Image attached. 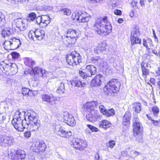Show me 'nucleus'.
<instances>
[{"mask_svg": "<svg viewBox=\"0 0 160 160\" xmlns=\"http://www.w3.org/2000/svg\"><path fill=\"white\" fill-rule=\"evenodd\" d=\"M134 135L136 137L141 133L142 126L138 117L135 116L132 120Z\"/></svg>", "mask_w": 160, "mask_h": 160, "instance_id": "obj_9", "label": "nucleus"}, {"mask_svg": "<svg viewBox=\"0 0 160 160\" xmlns=\"http://www.w3.org/2000/svg\"><path fill=\"white\" fill-rule=\"evenodd\" d=\"M42 19H43L46 21V24L45 26H47L50 22V20L49 16L48 15H42L41 16Z\"/></svg>", "mask_w": 160, "mask_h": 160, "instance_id": "obj_45", "label": "nucleus"}, {"mask_svg": "<svg viewBox=\"0 0 160 160\" xmlns=\"http://www.w3.org/2000/svg\"><path fill=\"white\" fill-rule=\"evenodd\" d=\"M78 34V33L77 31L70 29L67 31V33L65 35L68 36V37L70 38H74L76 40Z\"/></svg>", "mask_w": 160, "mask_h": 160, "instance_id": "obj_26", "label": "nucleus"}, {"mask_svg": "<svg viewBox=\"0 0 160 160\" xmlns=\"http://www.w3.org/2000/svg\"><path fill=\"white\" fill-rule=\"evenodd\" d=\"M9 28L15 29L16 28H18L21 31L25 30L27 27L26 20L21 18L14 20L12 22H9Z\"/></svg>", "mask_w": 160, "mask_h": 160, "instance_id": "obj_7", "label": "nucleus"}, {"mask_svg": "<svg viewBox=\"0 0 160 160\" xmlns=\"http://www.w3.org/2000/svg\"><path fill=\"white\" fill-rule=\"evenodd\" d=\"M115 145V142L114 140L109 141L108 142V146L110 148H113Z\"/></svg>", "mask_w": 160, "mask_h": 160, "instance_id": "obj_50", "label": "nucleus"}, {"mask_svg": "<svg viewBox=\"0 0 160 160\" xmlns=\"http://www.w3.org/2000/svg\"><path fill=\"white\" fill-rule=\"evenodd\" d=\"M93 27L96 32L102 36L110 33L112 29L110 22L106 16L97 19Z\"/></svg>", "mask_w": 160, "mask_h": 160, "instance_id": "obj_2", "label": "nucleus"}, {"mask_svg": "<svg viewBox=\"0 0 160 160\" xmlns=\"http://www.w3.org/2000/svg\"><path fill=\"white\" fill-rule=\"evenodd\" d=\"M36 20V22L37 24H40L41 25V23H42V21L41 16H38L35 19Z\"/></svg>", "mask_w": 160, "mask_h": 160, "instance_id": "obj_51", "label": "nucleus"}, {"mask_svg": "<svg viewBox=\"0 0 160 160\" xmlns=\"http://www.w3.org/2000/svg\"><path fill=\"white\" fill-rule=\"evenodd\" d=\"M81 56L76 51L72 52L70 54L67 55V62L70 65L74 66L78 65L81 62Z\"/></svg>", "mask_w": 160, "mask_h": 160, "instance_id": "obj_5", "label": "nucleus"}, {"mask_svg": "<svg viewBox=\"0 0 160 160\" xmlns=\"http://www.w3.org/2000/svg\"><path fill=\"white\" fill-rule=\"evenodd\" d=\"M106 44L104 43L99 44L94 49V52L95 53L98 54L100 52H103L106 49Z\"/></svg>", "mask_w": 160, "mask_h": 160, "instance_id": "obj_27", "label": "nucleus"}, {"mask_svg": "<svg viewBox=\"0 0 160 160\" xmlns=\"http://www.w3.org/2000/svg\"><path fill=\"white\" fill-rule=\"evenodd\" d=\"M79 73L80 75L83 78H86L88 77H91V74L90 73H88L86 71V70L83 71H79Z\"/></svg>", "mask_w": 160, "mask_h": 160, "instance_id": "obj_34", "label": "nucleus"}, {"mask_svg": "<svg viewBox=\"0 0 160 160\" xmlns=\"http://www.w3.org/2000/svg\"><path fill=\"white\" fill-rule=\"evenodd\" d=\"M12 44V43L11 41H6L3 44V46H4V48L5 49H7L6 48V47L10 46Z\"/></svg>", "mask_w": 160, "mask_h": 160, "instance_id": "obj_52", "label": "nucleus"}, {"mask_svg": "<svg viewBox=\"0 0 160 160\" xmlns=\"http://www.w3.org/2000/svg\"><path fill=\"white\" fill-rule=\"evenodd\" d=\"M71 18L72 20H76L78 22H87L90 19V17L86 13H82L81 11L73 13Z\"/></svg>", "mask_w": 160, "mask_h": 160, "instance_id": "obj_8", "label": "nucleus"}, {"mask_svg": "<svg viewBox=\"0 0 160 160\" xmlns=\"http://www.w3.org/2000/svg\"><path fill=\"white\" fill-rule=\"evenodd\" d=\"M104 77L101 75L99 74L96 76L92 79L91 82L92 87H95L99 86L101 84L102 82L104 80Z\"/></svg>", "mask_w": 160, "mask_h": 160, "instance_id": "obj_17", "label": "nucleus"}, {"mask_svg": "<svg viewBox=\"0 0 160 160\" xmlns=\"http://www.w3.org/2000/svg\"><path fill=\"white\" fill-rule=\"evenodd\" d=\"M6 116L3 114H0V124L5 122Z\"/></svg>", "mask_w": 160, "mask_h": 160, "instance_id": "obj_47", "label": "nucleus"}, {"mask_svg": "<svg viewBox=\"0 0 160 160\" xmlns=\"http://www.w3.org/2000/svg\"><path fill=\"white\" fill-rule=\"evenodd\" d=\"M71 83L72 86L78 88L84 87L86 85L84 81H81L77 79L72 80L71 81Z\"/></svg>", "mask_w": 160, "mask_h": 160, "instance_id": "obj_22", "label": "nucleus"}, {"mask_svg": "<svg viewBox=\"0 0 160 160\" xmlns=\"http://www.w3.org/2000/svg\"><path fill=\"white\" fill-rule=\"evenodd\" d=\"M132 108L136 112L140 113L141 110V104L140 103L135 102L132 104Z\"/></svg>", "mask_w": 160, "mask_h": 160, "instance_id": "obj_31", "label": "nucleus"}, {"mask_svg": "<svg viewBox=\"0 0 160 160\" xmlns=\"http://www.w3.org/2000/svg\"><path fill=\"white\" fill-rule=\"evenodd\" d=\"M123 22V19L122 18H119L118 20V22L119 23H122Z\"/></svg>", "mask_w": 160, "mask_h": 160, "instance_id": "obj_62", "label": "nucleus"}, {"mask_svg": "<svg viewBox=\"0 0 160 160\" xmlns=\"http://www.w3.org/2000/svg\"><path fill=\"white\" fill-rule=\"evenodd\" d=\"M99 158V155L98 153H96L95 155V160H98Z\"/></svg>", "mask_w": 160, "mask_h": 160, "instance_id": "obj_63", "label": "nucleus"}, {"mask_svg": "<svg viewBox=\"0 0 160 160\" xmlns=\"http://www.w3.org/2000/svg\"><path fill=\"white\" fill-rule=\"evenodd\" d=\"M8 29L5 30L4 29L2 30L1 32V34L2 37H5L6 36H9L11 34V32L10 31V29L11 28H9L8 27Z\"/></svg>", "mask_w": 160, "mask_h": 160, "instance_id": "obj_44", "label": "nucleus"}, {"mask_svg": "<svg viewBox=\"0 0 160 160\" xmlns=\"http://www.w3.org/2000/svg\"><path fill=\"white\" fill-rule=\"evenodd\" d=\"M46 148V146L43 141L38 140L36 142H33L31 149L34 152H38L44 151Z\"/></svg>", "mask_w": 160, "mask_h": 160, "instance_id": "obj_10", "label": "nucleus"}, {"mask_svg": "<svg viewBox=\"0 0 160 160\" xmlns=\"http://www.w3.org/2000/svg\"><path fill=\"white\" fill-rule=\"evenodd\" d=\"M36 38L38 40H42L45 36V32L43 30H37L33 32Z\"/></svg>", "mask_w": 160, "mask_h": 160, "instance_id": "obj_25", "label": "nucleus"}, {"mask_svg": "<svg viewBox=\"0 0 160 160\" xmlns=\"http://www.w3.org/2000/svg\"><path fill=\"white\" fill-rule=\"evenodd\" d=\"M11 54L12 58L14 59H17L20 56L19 54L16 52H12Z\"/></svg>", "mask_w": 160, "mask_h": 160, "instance_id": "obj_49", "label": "nucleus"}, {"mask_svg": "<svg viewBox=\"0 0 160 160\" xmlns=\"http://www.w3.org/2000/svg\"><path fill=\"white\" fill-rule=\"evenodd\" d=\"M140 33L138 30L135 29L131 32V37H133L136 38H139Z\"/></svg>", "mask_w": 160, "mask_h": 160, "instance_id": "obj_43", "label": "nucleus"}, {"mask_svg": "<svg viewBox=\"0 0 160 160\" xmlns=\"http://www.w3.org/2000/svg\"><path fill=\"white\" fill-rule=\"evenodd\" d=\"M99 125L100 128L106 129L110 127L111 124L108 121L103 120L99 122Z\"/></svg>", "mask_w": 160, "mask_h": 160, "instance_id": "obj_30", "label": "nucleus"}, {"mask_svg": "<svg viewBox=\"0 0 160 160\" xmlns=\"http://www.w3.org/2000/svg\"><path fill=\"white\" fill-rule=\"evenodd\" d=\"M85 69L86 71L88 73H90L92 75L96 74L97 71V68L92 65H88L86 67Z\"/></svg>", "mask_w": 160, "mask_h": 160, "instance_id": "obj_28", "label": "nucleus"}, {"mask_svg": "<svg viewBox=\"0 0 160 160\" xmlns=\"http://www.w3.org/2000/svg\"><path fill=\"white\" fill-rule=\"evenodd\" d=\"M25 112L22 110H18L15 112L13 117L12 123L15 128L18 131H22V120L24 118Z\"/></svg>", "mask_w": 160, "mask_h": 160, "instance_id": "obj_3", "label": "nucleus"}, {"mask_svg": "<svg viewBox=\"0 0 160 160\" xmlns=\"http://www.w3.org/2000/svg\"><path fill=\"white\" fill-rule=\"evenodd\" d=\"M145 0H140V3L142 7H144L145 6L144 2Z\"/></svg>", "mask_w": 160, "mask_h": 160, "instance_id": "obj_59", "label": "nucleus"}, {"mask_svg": "<svg viewBox=\"0 0 160 160\" xmlns=\"http://www.w3.org/2000/svg\"><path fill=\"white\" fill-rule=\"evenodd\" d=\"M26 157L25 152L23 150H18L15 155L12 157V159L14 160H20L23 159L25 158Z\"/></svg>", "mask_w": 160, "mask_h": 160, "instance_id": "obj_20", "label": "nucleus"}, {"mask_svg": "<svg viewBox=\"0 0 160 160\" xmlns=\"http://www.w3.org/2000/svg\"><path fill=\"white\" fill-rule=\"evenodd\" d=\"M13 42H14V43H15L16 42H19V44H18V47H19L20 46L21 44V42L20 41L19 39H16V38H13L12 39Z\"/></svg>", "mask_w": 160, "mask_h": 160, "instance_id": "obj_57", "label": "nucleus"}, {"mask_svg": "<svg viewBox=\"0 0 160 160\" xmlns=\"http://www.w3.org/2000/svg\"><path fill=\"white\" fill-rule=\"evenodd\" d=\"M55 132L58 136L64 138H69L72 134L71 131H65L64 128L60 125L56 126Z\"/></svg>", "mask_w": 160, "mask_h": 160, "instance_id": "obj_13", "label": "nucleus"}, {"mask_svg": "<svg viewBox=\"0 0 160 160\" xmlns=\"http://www.w3.org/2000/svg\"><path fill=\"white\" fill-rule=\"evenodd\" d=\"M37 17L36 14L34 12L30 13L27 17L26 20L29 22L33 21L35 20Z\"/></svg>", "mask_w": 160, "mask_h": 160, "instance_id": "obj_36", "label": "nucleus"}, {"mask_svg": "<svg viewBox=\"0 0 160 160\" xmlns=\"http://www.w3.org/2000/svg\"><path fill=\"white\" fill-rule=\"evenodd\" d=\"M61 12L64 15H70L71 13V10L67 8H63L61 10Z\"/></svg>", "mask_w": 160, "mask_h": 160, "instance_id": "obj_46", "label": "nucleus"}, {"mask_svg": "<svg viewBox=\"0 0 160 160\" xmlns=\"http://www.w3.org/2000/svg\"><path fill=\"white\" fill-rule=\"evenodd\" d=\"M152 111L153 115L156 118L158 116L159 112V109L158 107L156 106L153 107L152 108Z\"/></svg>", "mask_w": 160, "mask_h": 160, "instance_id": "obj_41", "label": "nucleus"}, {"mask_svg": "<svg viewBox=\"0 0 160 160\" xmlns=\"http://www.w3.org/2000/svg\"><path fill=\"white\" fill-rule=\"evenodd\" d=\"M46 72L45 70H42L41 68L36 67L32 69L30 72V74L32 75L42 74V76L45 77Z\"/></svg>", "mask_w": 160, "mask_h": 160, "instance_id": "obj_19", "label": "nucleus"}, {"mask_svg": "<svg viewBox=\"0 0 160 160\" xmlns=\"http://www.w3.org/2000/svg\"><path fill=\"white\" fill-rule=\"evenodd\" d=\"M25 65L28 67H32L34 65L35 62L30 58H26L24 60Z\"/></svg>", "mask_w": 160, "mask_h": 160, "instance_id": "obj_37", "label": "nucleus"}, {"mask_svg": "<svg viewBox=\"0 0 160 160\" xmlns=\"http://www.w3.org/2000/svg\"><path fill=\"white\" fill-rule=\"evenodd\" d=\"M114 13L117 15H120L122 14L121 11L119 9H116L114 12Z\"/></svg>", "mask_w": 160, "mask_h": 160, "instance_id": "obj_54", "label": "nucleus"}, {"mask_svg": "<svg viewBox=\"0 0 160 160\" xmlns=\"http://www.w3.org/2000/svg\"><path fill=\"white\" fill-rule=\"evenodd\" d=\"M31 135V132H26L24 133V136L26 138H28Z\"/></svg>", "mask_w": 160, "mask_h": 160, "instance_id": "obj_56", "label": "nucleus"}, {"mask_svg": "<svg viewBox=\"0 0 160 160\" xmlns=\"http://www.w3.org/2000/svg\"><path fill=\"white\" fill-rule=\"evenodd\" d=\"M152 33H153V36L154 37L155 39H158V38H157V37L156 35V33H155V31L153 29H152Z\"/></svg>", "mask_w": 160, "mask_h": 160, "instance_id": "obj_61", "label": "nucleus"}, {"mask_svg": "<svg viewBox=\"0 0 160 160\" xmlns=\"http://www.w3.org/2000/svg\"><path fill=\"white\" fill-rule=\"evenodd\" d=\"M76 41L74 38H72L69 37L66 35H64V37L63 38V43L67 46H69V45L74 44Z\"/></svg>", "mask_w": 160, "mask_h": 160, "instance_id": "obj_23", "label": "nucleus"}, {"mask_svg": "<svg viewBox=\"0 0 160 160\" xmlns=\"http://www.w3.org/2000/svg\"><path fill=\"white\" fill-rule=\"evenodd\" d=\"M121 154L122 156H126L128 155L127 152L125 151H123L121 152Z\"/></svg>", "mask_w": 160, "mask_h": 160, "instance_id": "obj_58", "label": "nucleus"}, {"mask_svg": "<svg viewBox=\"0 0 160 160\" xmlns=\"http://www.w3.org/2000/svg\"><path fill=\"white\" fill-rule=\"evenodd\" d=\"M65 90V89L64 83H61L58 86L57 90V92L58 93H64Z\"/></svg>", "mask_w": 160, "mask_h": 160, "instance_id": "obj_40", "label": "nucleus"}, {"mask_svg": "<svg viewBox=\"0 0 160 160\" xmlns=\"http://www.w3.org/2000/svg\"><path fill=\"white\" fill-rule=\"evenodd\" d=\"M30 160H37L34 156H32L29 158Z\"/></svg>", "mask_w": 160, "mask_h": 160, "instance_id": "obj_64", "label": "nucleus"}, {"mask_svg": "<svg viewBox=\"0 0 160 160\" xmlns=\"http://www.w3.org/2000/svg\"><path fill=\"white\" fill-rule=\"evenodd\" d=\"M22 94L23 95L27 96H32L33 93L32 90H30L29 88H23L22 89Z\"/></svg>", "mask_w": 160, "mask_h": 160, "instance_id": "obj_33", "label": "nucleus"}, {"mask_svg": "<svg viewBox=\"0 0 160 160\" xmlns=\"http://www.w3.org/2000/svg\"><path fill=\"white\" fill-rule=\"evenodd\" d=\"M22 122V131L24 128L28 129L31 131H35L40 126V121L38 119L37 114L32 110L25 112Z\"/></svg>", "mask_w": 160, "mask_h": 160, "instance_id": "obj_1", "label": "nucleus"}, {"mask_svg": "<svg viewBox=\"0 0 160 160\" xmlns=\"http://www.w3.org/2000/svg\"><path fill=\"white\" fill-rule=\"evenodd\" d=\"M119 5L118 1L116 0H108V5L112 8L117 7Z\"/></svg>", "mask_w": 160, "mask_h": 160, "instance_id": "obj_32", "label": "nucleus"}, {"mask_svg": "<svg viewBox=\"0 0 160 160\" xmlns=\"http://www.w3.org/2000/svg\"><path fill=\"white\" fill-rule=\"evenodd\" d=\"M42 98L43 101L48 103L50 105L55 104L56 98L52 94H42Z\"/></svg>", "mask_w": 160, "mask_h": 160, "instance_id": "obj_18", "label": "nucleus"}, {"mask_svg": "<svg viewBox=\"0 0 160 160\" xmlns=\"http://www.w3.org/2000/svg\"><path fill=\"white\" fill-rule=\"evenodd\" d=\"M99 109L100 112L107 117L113 116L115 114V111L113 108L109 109L107 110L102 105H100L99 106Z\"/></svg>", "mask_w": 160, "mask_h": 160, "instance_id": "obj_16", "label": "nucleus"}, {"mask_svg": "<svg viewBox=\"0 0 160 160\" xmlns=\"http://www.w3.org/2000/svg\"><path fill=\"white\" fill-rule=\"evenodd\" d=\"M14 142V138L12 136L6 135L4 134H0V145L5 146H10Z\"/></svg>", "mask_w": 160, "mask_h": 160, "instance_id": "obj_11", "label": "nucleus"}, {"mask_svg": "<svg viewBox=\"0 0 160 160\" xmlns=\"http://www.w3.org/2000/svg\"><path fill=\"white\" fill-rule=\"evenodd\" d=\"M141 39L139 38H136L131 37V45H133L136 44H140Z\"/></svg>", "mask_w": 160, "mask_h": 160, "instance_id": "obj_38", "label": "nucleus"}, {"mask_svg": "<svg viewBox=\"0 0 160 160\" xmlns=\"http://www.w3.org/2000/svg\"><path fill=\"white\" fill-rule=\"evenodd\" d=\"M98 105V102L96 101L88 102L83 105V108L85 111L89 112L92 110H95V107Z\"/></svg>", "mask_w": 160, "mask_h": 160, "instance_id": "obj_15", "label": "nucleus"}, {"mask_svg": "<svg viewBox=\"0 0 160 160\" xmlns=\"http://www.w3.org/2000/svg\"><path fill=\"white\" fill-rule=\"evenodd\" d=\"M142 70V75L145 77L146 78V76L149 74V70L148 68H146L144 66V65H142V63L141 64Z\"/></svg>", "mask_w": 160, "mask_h": 160, "instance_id": "obj_39", "label": "nucleus"}, {"mask_svg": "<svg viewBox=\"0 0 160 160\" xmlns=\"http://www.w3.org/2000/svg\"><path fill=\"white\" fill-rule=\"evenodd\" d=\"M92 60L94 62H97L100 63V65L101 66L107 68V63L103 60H101L99 57H96L92 58Z\"/></svg>", "mask_w": 160, "mask_h": 160, "instance_id": "obj_29", "label": "nucleus"}, {"mask_svg": "<svg viewBox=\"0 0 160 160\" xmlns=\"http://www.w3.org/2000/svg\"><path fill=\"white\" fill-rule=\"evenodd\" d=\"M132 154H133L134 156L137 157L140 154V153L135 150H132L131 151Z\"/></svg>", "mask_w": 160, "mask_h": 160, "instance_id": "obj_53", "label": "nucleus"}, {"mask_svg": "<svg viewBox=\"0 0 160 160\" xmlns=\"http://www.w3.org/2000/svg\"><path fill=\"white\" fill-rule=\"evenodd\" d=\"M89 112V113L86 115L87 119L91 122L96 121L98 117L96 111L95 110H92Z\"/></svg>", "mask_w": 160, "mask_h": 160, "instance_id": "obj_21", "label": "nucleus"}, {"mask_svg": "<svg viewBox=\"0 0 160 160\" xmlns=\"http://www.w3.org/2000/svg\"><path fill=\"white\" fill-rule=\"evenodd\" d=\"M0 68L3 73L7 75H13L16 73L18 72V67L15 63H9L1 65Z\"/></svg>", "mask_w": 160, "mask_h": 160, "instance_id": "obj_6", "label": "nucleus"}, {"mask_svg": "<svg viewBox=\"0 0 160 160\" xmlns=\"http://www.w3.org/2000/svg\"><path fill=\"white\" fill-rule=\"evenodd\" d=\"M72 146L76 149L82 150L86 148L87 144L86 141L79 138H77L73 140Z\"/></svg>", "mask_w": 160, "mask_h": 160, "instance_id": "obj_12", "label": "nucleus"}, {"mask_svg": "<svg viewBox=\"0 0 160 160\" xmlns=\"http://www.w3.org/2000/svg\"><path fill=\"white\" fill-rule=\"evenodd\" d=\"M87 126L92 131H94L95 132H97L98 131V128H97L96 127L92 126L91 125L87 124Z\"/></svg>", "mask_w": 160, "mask_h": 160, "instance_id": "obj_48", "label": "nucleus"}, {"mask_svg": "<svg viewBox=\"0 0 160 160\" xmlns=\"http://www.w3.org/2000/svg\"><path fill=\"white\" fill-rule=\"evenodd\" d=\"M120 83L117 80L112 79L106 85L104 88V91L108 95L112 94V93H117L119 91Z\"/></svg>", "mask_w": 160, "mask_h": 160, "instance_id": "obj_4", "label": "nucleus"}, {"mask_svg": "<svg viewBox=\"0 0 160 160\" xmlns=\"http://www.w3.org/2000/svg\"><path fill=\"white\" fill-rule=\"evenodd\" d=\"M63 118L64 122L70 126H73L76 124V122L73 117L67 112L64 113Z\"/></svg>", "mask_w": 160, "mask_h": 160, "instance_id": "obj_14", "label": "nucleus"}, {"mask_svg": "<svg viewBox=\"0 0 160 160\" xmlns=\"http://www.w3.org/2000/svg\"><path fill=\"white\" fill-rule=\"evenodd\" d=\"M143 44L144 46L146 48L147 50L149 49L148 47V45L149 46H151L152 45V42L151 39L150 38H148L147 40H146L145 39H143Z\"/></svg>", "mask_w": 160, "mask_h": 160, "instance_id": "obj_35", "label": "nucleus"}, {"mask_svg": "<svg viewBox=\"0 0 160 160\" xmlns=\"http://www.w3.org/2000/svg\"><path fill=\"white\" fill-rule=\"evenodd\" d=\"M42 21V23H41V25H43V27H46L47 26H45V24H46V21L44 20L43 19H42L41 20Z\"/></svg>", "mask_w": 160, "mask_h": 160, "instance_id": "obj_60", "label": "nucleus"}, {"mask_svg": "<svg viewBox=\"0 0 160 160\" xmlns=\"http://www.w3.org/2000/svg\"><path fill=\"white\" fill-rule=\"evenodd\" d=\"M131 115L129 112H126L123 116L122 123L123 125L128 126L129 125Z\"/></svg>", "mask_w": 160, "mask_h": 160, "instance_id": "obj_24", "label": "nucleus"}, {"mask_svg": "<svg viewBox=\"0 0 160 160\" xmlns=\"http://www.w3.org/2000/svg\"><path fill=\"white\" fill-rule=\"evenodd\" d=\"M152 123L155 126H157L160 124V119L159 120H152Z\"/></svg>", "mask_w": 160, "mask_h": 160, "instance_id": "obj_55", "label": "nucleus"}, {"mask_svg": "<svg viewBox=\"0 0 160 160\" xmlns=\"http://www.w3.org/2000/svg\"><path fill=\"white\" fill-rule=\"evenodd\" d=\"M5 16L0 12V26H3L5 23Z\"/></svg>", "mask_w": 160, "mask_h": 160, "instance_id": "obj_42", "label": "nucleus"}]
</instances>
